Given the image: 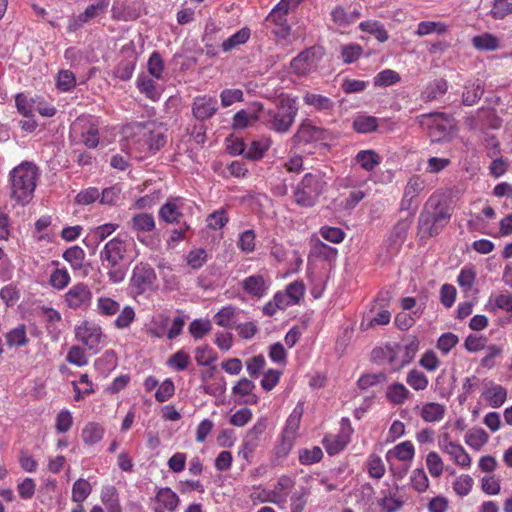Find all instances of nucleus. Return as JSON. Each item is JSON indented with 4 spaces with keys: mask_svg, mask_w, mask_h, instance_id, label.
I'll return each mask as SVG.
<instances>
[{
    "mask_svg": "<svg viewBox=\"0 0 512 512\" xmlns=\"http://www.w3.org/2000/svg\"><path fill=\"white\" fill-rule=\"evenodd\" d=\"M451 209L445 200L444 193L434 192L425 202L418 217V232L422 237H434L451 219Z\"/></svg>",
    "mask_w": 512,
    "mask_h": 512,
    "instance_id": "1",
    "label": "nucleus"
},
{
    "mask_svg": "<svg viewBox=\"0 0 512 512\" xmlns=\"http://www.w3.org/2000/svg\"><path fill=\"white\" fill-rule=\"evenodd\" d=\"M39 178L38 167L24 161L9 173L10 197L17 203L25 205L33 196Z\"/></svg>",
    "mask_w": 512,
    "mask_h": 512,
    "instance_id": "2",
    "label": "nucleus"
},
{
    "mask_svg": "<svg viewBox=\"0 0 512 512\" xmlns=\"http://www.w3.org/2000/svg\"><path fill=\"white\" fill-rule=\"evenodd\" d=\"M427 186L426 179L419 175H412L403 189V195L399 204L401 212H407V216L398 221L395 230L399 235H405L413 223L414 216L420 204V195Z\"/></svg>",
    "mask_w": 512,
    "mask_h": 512,
    "instance_id": "3",
    "label": "nucleus"
},
{
    "mask_svg": "<svg viewBox=\"0 0 512 512\" xmlns=\"http://www.w3.org/2000/svg\"><path fill=\"white\" fill-rule=\"evenodd\" d=\"M166 143V137L160 127L154 123L138 124L131 139L130 154L137 159L154 155Z\"/></svg>",
    "mask_w": 512,
    "mask_h": 512,
    "instance_id": "4",
    "label": "nucleus"
},
{
    "mask_svg": "<svg viewBox=\"0 0 512 512\" xmlns=\"http://www.w3.org/2000/svg\"><path fill=\"white\" fill-rule=\"evenodd\" d=\"M419 350V340L413 336L404 343L387 344L384 347L374 348L371 358L375 362H387L394 370L408 365Z\"/></svg>",
    "mask_w": 512,
    "mask_h": 512,
    "instance_id": "5",
    "label": "nucleus"
},
{
    "mask_svg": "<svg viewBox=\"0 0 512 512\" xmlns=\"http://www.w3.org/2000/svg\"><path fill=\"white\" fill-rule=\"evenodd\" d=\"M327 187L328 182L324 172L315 170L306 173L293 190L294 202L300 207H313L326 192Z\"/></svg>",
    "mask_w": 512,
    "mask_h": 512,
    "instance_id": "6",
    "label": "nucleus"
},
{
    "mask_svg": "<svg viewBox=\"0 0 512 512\" xmlns=\"http://www.w3.org/2000/svg\"><path fill=\"white\" fill-rule=\"evenodd\" d=\"M298 114L296 100L289 96L279 98L277 110H269L266 114L265 125L268 129L285 134L292 127Z\"/></svg>",
    "mask_w": 512,
    "mask_h": 512,
    "instance_id": "7",
    "label": "nucleus"
},
{
    "mask_svg": "<svg viewBox=\"0 0 512 512\" xmlns=\"http://www.w3.org/2000/svg\"><path fill=\"white\" fill-rule=\"evenodd\" d=\"M290 8L291 6L285 0H280L265 18L266 28L279 39H287L291 33L287 20Z\"/></svg>",
    "mask_w": 512,
    "mask_h": 512,
    "instance_id": "8",
    "label": "nucleus"
},
{
    "mask_svg": "<svg viewBox=\"0 0 512 512\" xmlns=\"http://www.w3.org/2000/svg\"><path fill=\"white\" fill-rule=\"evenodd\" d=\"M416 121L421 127L429 128L434 140L439 141L450 133L454 119L446 113L431 112L417 116Z\"/></svg>",
    "mask_w": 512,
    "mask_h": 512,
    "instance_id": "9",
    "label": "nucleus"
},
{
    "mask_svg": "<svg viewBox=\"0 0 512 512\" xmlns=\"http://www.w3.org/2000/svg\"><path fill=\"white\" fill-rule=\"evenodd\" d=\"M157 280L154 269L147 263H138L132 270L129 289L133 295H142L153 290Z\"/></svg>",
    "mask_w": 512,
    "mask_h": 512,
    "instance_id": "10",
    "label": "nucleus"
},
{
    "mask_svg": "<svg viewBox=\"0 0 512 512\" xmlns=\"http://www.w3.org/2000/svg\"><path fill=\"white\" fill-rule=\"evenodd\" d=\"M71 135L79 138L87 148H96L99 144V130L94 118L91 116L78 117L71 125Z\"/></svg>",
    "mask_w": 512,
    "mask_h": 512,
    "instance_id": "11",
    "label": "nucleus"
},
{
    "mask_svg": "<svg viewBox=\"0 0 512 512\" xmlns=\"http://www.w3.org/2000/svg\"><path fill=\"white\" fill-rule=\"evenodd\" d=\"M109 4L110 0H95L89 4L82 13L69 19L67 31L69 33L76 32L85 24L98 17L104 16L108 10Z\"/></svg>",
    "mask_w": 512,
    "mask_h": 512,
    "instance_id": "12",
    "label": "nucleus"
},
{
    "mask_svg": "<svg viewBox=\"0 0 512 512\" xmlns=\"http://www.w3.org/2000/svg\"><path fill=\"white\" fill-rule=\"evenodd\" d=\"M272 284L271 277L267 271L249 275L241 282L243 291L252 298L261 299L265 297Z\"/></svg>",
    "mask_w": 512,
    "mask_h": 512,
    "instance_id": "13",
    "label": "nucleus"
},
{
    "mask_svg": "<svg viewBox=\"0 0 512 512\" xmlns=\"http://www.w3.org/2000/svg\"><path fill=\"white\" fill-rule=\"evenodd\" d=\"M76 339L93 353H97L102 345L103 333L99 325L84 322L75 329Z\"/></svg>",
    "mask_w": 512,
    "mask_h": 512,
    "instance_id": "14",
    "label": "nucleus"
},
{
    "mask_svg": "<svg viewBox=\"0 0 512 512\" xmlns=\"http://www.w3.org/2000/svg\"><path fill=\"white\" fill-rule=\"evenodd\" d=\"M121 61L113 70V76L121 81H128L132 78L136 68L138 54L132 43L124 45L121 49Z\"/></svg>",
    "mask_w": 512,
    "mask_h": 512,
    "instance_id": "15",
    "label": "nucleus"
},
{
    "mask_svg": "<svg viewBox=\"0 0 512 512\" xmlns=\"http://www.w3.org/2000/svg\"><path fill=\"white\" fill-rule=\"evenodd\" d=\"M92 300V292L84 283L72 286L65 294V302L71 309H85Z\"/></svg>",
    "mask_w": 512,
    "mask_h": 512,
    "instance_id": "16",
    "label": "nucleus"
},
{
    "mask_svg": "<svg viewBox=\"0 0 512 512\" xmlns=\"http://www.w3.org/2000/svg\"><path fill=\"white\" fill-rule=\"evenodd\" d=\"M151 502L155 503L152 507L153 512H174L180 503L179 496L169 487L158 488Z\"/></svg>",
    "mask_w": 512,
    "mask_h": 512,
    "instance_id": "17",
    "label": "nucleus"
},
{
    "mask_svg": "<svg viewBox=\"0 0 512 512\" xmlns=\"http://www.w3.org/2000/svg\"><path fill=\"white\" fill-rule=\"evenodd\" d=\"M317 60L315 51L310 48L300 52L290 62V67L293 73L298 76H306L316 69Z\"/></svg>",
    "mask_w": 512,
    "mask_h": 512,
    "instance_id": "18",
    "label": "nucleus"
},
{
    "mask_svg": "<svg viewBox=\"0 0 512 512\" xmlns=\"http://www.w3.org/2000/svg\"><path fill=\"white\" fill-rule=\"evenodd\" d=\"M330 16L335 27L342 30L354 24L361 17V11L357 7L346 9L341 5H336L331 10Z\"/></svg>",
    "mask_w": 512,
    "mask_h": 512,
    "instance_id": "19",
    "label": "nucleus"
},
{
    "mask_svg": "<svg viewBox=\"0 0 512 512\" xmlns=\"http://www.w3.org/2000/svg\"><path fill=\"white\" fill-rule=\"evenodd\" d=\"M218 110L217 99L208 95L197 96L193 100L192 113L199 120L204 121L211 118Z\"/></svg>",
    "mask_w": 512,
    "mask_h": 512,
    "instance_id": "20",
    "label": "nucleus"
},
{
    "mask_svg": "<svg viewBox=\"0 0 512 512\" xmlns=\"http://www.w3.org/2000/svg\"><path fill=\"white\" fill-rule=\"evenodd\" d=\"M184 199L181 197L169 198L159 210V218L166 223H180Z\"/></svg>",
    "mask_w": 512,
    "mask_h": 512,
    "instance_id": "21",
    "label": "nucleus"
},
{
    "mask_svg": "<svg viewBox=\"0 0 512 512\" xmlns=\"http://www.w3.org/2000/svg\"><path fill=\"white\" fill-rule=\"evenodd\" d=\"M126 254V241L119 236L112 238L100 252L102 263L105 261H124Z\"/></svg>",
    "mask_w": 512,
    "mask_h": 512,
    "instance_id": "22",
    "label": "nucleus"
},
{
    "mask_svg": "<svg viewBox=\"0 0 512 512\" xmlns=\"http://www.w3.org/2000/svg\"><path fill=\"white\" fill-rule=\"evenodd\" d=\"M327 130L314 126L310 122L304 121L298 127L294 135V140L297 143L324 140L327 138Z\"/></svg>",
    "mask_w": 512,
    "mask_h": 512,
    "instance_id": "23",
    "label": "nucleus"
},
{
    "mask_svg": "<svg viewBox=\"0 0 512 512\" xmlns=\"http://www.w3.org/2000/svg\"><path fill=\"white\" fill-rule=\"evenodd\" d=\"M294 486V481L286 475L281 476L274 486V489L269 490L268 498L271 503L281 505L287 502L289 491Z\"/></svg>",
    "mask_w": 512,
    "mask_h": 512,
    "instance_id": "24",
    "label": "nucleus"
},
{
    "mask_svg": "<svg viewBox=\"0 0 512 512\" xmlns=\"http://www.w3.org/2000/svg\"><path fill=\"white\" fill-rule=\"evenodd\" d=\"M118 227V224L115 223H105L103 225L91 228L88 236L84 239V244L87 247L96 249L97 246L107 237L112 235Z\"/></svg>",
    "mask_w": 512,
    "mask_h": 512,
    "instance_id": "25",
    "label": "nucleus"
},
{
    "mask_svg": "<svg viewBox=\"0 0 512 512\" xmlns=\"http://www.w3.org/2000/svg\"><path fill=\"white\" fill-rule=\"evenodd\" d=\"M350 433L351 428L349 427L348 430H342L337 435H326L323 438V445L326 449L327 453L330 456L338 454L340 451H342L347 444L350 442Z\"/></svg>",
    "mask_w": 512,
    "mask_h": 512,
    "instance_id": "26",
    "label": "nucleus"
},
{
    "mask_svg": "<svg viewBox=\"0 0 512 512\" xmlns=\"http://www.w3.org/2000/svg\"><path fill=\"white\" fill-rule=\"evenodd\" d=\"M419 409L420 417L427 423L440 422L446 413V407L437 402L424 403Z\"/></svg>",
    "mask_w": 512,
    "mask_h": 512,
    "instance_id": "27",
    "label": "nucleus"
},
{
    "mask_svg": "<svg viewBox=\"0 0 512 512\" xmlns=\"http://www.w3.org/2000/svg\"><path fill=\"white\" fill-rule=\"evenodd\" d=\"M484 84L479 79L465 84L462 93V104L465 106L475 105L484 94Z\"/></svg>",
    "mask_w": 512,
    "mask_h": 512,
    "instance_id": "28",
    "label": "nucleus"
},
{
    "mask_svg": "<svg viewBox=\"0 0 512 512\" xmlns=\"http://www.w3.org/2000/svg\"><path fill=\"white\" fill-rule=\"evenodd\" d=\"M448 83L445 79L440 78L430 82L421 92V99L428 103L439 99L446 94Z\"/></svg>",
    "mask_w": 512,
    "mask_h": 512,
    "instance_id": "29",
    "label": "nucleus"
},
{
    "mask_svg": "<svg viewBox=\"0 0 512 512\" xmlns=\"http://www.w3.org/2000/svg\"><path fill=\"white\" fill-rule=\"evenodd\" d=\"M262 110V106H259L257 110L248 111L241 109L236 112L232 118V128L234 130L245 129L252 126L258 119V112Z\"/></svg>",
    "mask_w": 512,
    "mask_h": 512,
    "instance_id": "30",
    "label": "nucleus"
},
{
    "mask_svg": "<svg viewBox=\"0 0 512 512\" xmlns=\"http://www.w3.org/2000/svg\"><path fill=\"white\" fill-rule=\"evenodd\" d=\"M483 395L491 407L499 408L506 401L507 391L503 386L491 382Z\"/></svg>",
    "mask_w": 512,
    "mask_h": 512,
    "instance_id": "31",
    "label": "nucleus"
},
{
    "mask_svg": "<svg viewBox=\"0 0 512 512\" xmlns=\"http://www.w3.org/2000/svg\"><path fill=\"white\" fill-rule=\"evenodd\" d=\"M105 434V428L97 422H88L81 432V438L86 445H95L100 442Z\"/></svg>",
    "mask_w": 512,
    "mask_h": 512,
    "instance_id": "32",
    "label": "nucleus"
},
{
    "mask_svg": "<svg viewBox=\"0 0 512 512\" xmlns=\"http://www.w3.org/2000/svg\"><path fill=\"white\" fill-rule=\"evenodd\" d=\"M102 265L107 270V276L111 283L118 284L125 279L128 265L124 261H105Z\"/></svg>",
    "mask_w": 512,
    "mask_h": 512,
    "instance_id": "33",
    "label": "nucleus"
},
{
    "mask_svg": "<svg viewBox=\"0 0 512 512\" xmlns=\"http://www.w3.org/2000/svg\"><path fill=\"white\" fill-rule=\"evenodd\" d=\"M255 384L248 378H241L237 384L232 388L234 395L241 397L242 402L245 404H254L257 397L252 394Z\"/></svg>",
    "mask_w": 512,
    "mask_h": 512,
    "instance_id": "34",
    "label": "nucleus"
},
{
    "mask_svg": "<svg viewBox=\"0 0 512 512\" xmlns=\"http://www.w3.org/2000/svg\"><path fill=\"white\" fill-rule=\"evenodd\" d=\"M251 36V30L248 27H243L236 33L225 39L221 44L223 52L227 53L236 47L245 44Z\"/></svg>",
    "mask_w": 512,
    "mask_h": 512,
    "instance_id": "35",
    "label": "nucleus"
},
{
    "mask_svg": "<svg viewBox=\"0 0 512 512\" xmlns=\"http://www.w3.org/2000/svg\"><path fill=\"white\" fill-rule=\"evenodd\" d=\"M352 127L357 133H372L378 128V119L371 115L359 114L353 120Z\"/></svg>",
    "mask_w": 512,
    "mask_h": 512,
    "instance_id": "36",
    "label": "nucleus"
},
{
    "mask_svg": "<svg viewBox=\"0 0 512 512\" xmlns=\"http://www.w3.org/2000/svg\"><path fill=\"white\" fill-rule=\"evenodd\" d=\"M355 161L365 171H372L381 162V157L374 150H361L355 156Z\"/></svg>",
    "mask_w": 512,
    "mask_h": 512,
    "instance_id": "37",
    "label": "nucleus"
},
{
    "mask_svg": "<svg viewBox=\"0 0 512 512\" xmlns=\"http://www.w3.org/2000/svg\"><path fill=\"white\" fill-rule=\"evenodd\" d=\"M136 85L140 93L144 94L152 101H158L161 92L156 86V82L147 76L141 75L137 78Z\"/></svg>",
    "mask_w": 512,
    "mask_h": 512,
    "instance_id": "38",
    "label": "nucleus"
},
{
    "mask_svg": "<svg viewBox=\"0 0 512 512\" xmlns=\"http://www.w3.org/2000/svg\"><path fill=\"white\" fill-rule=\"evenodd\" d=\"M359 29L363 32L373 35L379 42H386L389 38L384 25L376 20H367L359 24Z\"/></svg>",
    "mask_w": 512,
    "mask_h": 512,
    "instance_id": "39",
    "label": "nucleus"
},
{
    "mask_svg": "<svg viewBox=\"0 0 512 512\" xmlns=\"http://www.w3.org/2000/svg\"><path fill=\"white\" fill-rule=\"evenodd\" d=\"M71 384L75 401H81L95 392L93 384L87 374H82L78 381H72Z\"/></svg>",
    "mask_w": 512,
    "mask_h": 512,
    "instance_id": "40",
    "label": "nucleus"
},
{
    "mask_svg": "<svg viewBox=\"0 0 512 512\" xmlns=\"http://www.w3.org/2000/svg\"><path fill=\"white\" fill-rule=\"evenodd\" d=\"M303 101L306 105L313 107L316 110H331L334 106L333 101L321 94L306 92L303 96Z\"/></svg>",
    "mask_w": 512,
    "mask_h": 512,
    "instance_id": "41",
    "label": "nucleus"
},
{
    "mask_svg": "<svg viewBox=\"0 0 512 512\" xmlns=\"http://www.w3.org/2000/svg\"><path fill=\"white\" fill-rule=\"evenodd\" d=\"M155 226L154 217L150 213H139L131 219V227L137 232H151Z\"/></svg>",
    "mask_w": 512,
    "mask_h": 512,
    "instance_id": "42",
    "label": "nucleus"
},
{
    "mask_svg": "<svg viewBox=\"0 0 512 512\" xmlns=\"http://www.w3.org/2000/svg\"><path fill=\"white\" fill-rule=\"evenodd\" d=\"M270 139H261L251 142L247 147L245 158L253 161H257L263 158L265 152L270 148Z\"/></svg>",
    "mask_w": 512,
    "mask_h": 512,
    "instance_id": "43",
    "label": "nucleus"
},
{
    "mask_svg": "<svg viewBox=\"0 0 512 512\" xmlns=\"http://www.w3.org/2000/svg\"><path fill=\"white\" fill-rule=\"evenodd\" d=\"M472 44L477 50L481 51H495L499 48V40L489 33L474 36Z\"/></svg>",
    "mask_w": 512,
    "mask_h": 512,
    "instance_id": "44",
    "label": "nucleus"
},
{
    "mask_svg": "<svg viewBox=\"0 0 512 512\" xmlns=\"http://www.w3.org/2000/svg\"><path fill=\"white\" fill-rule=\"evenodd\" d=\"M91 492L92 487L90 483L84 478H79L72 486L71 499L75 503H82L88 498Z\"/></svg>",
    "mask_w": 512,
    "mask_h": 512,
    "instance_id": "45",
    "label": "nucleus"
},
{
    "mask_svg": "<svg viewBox=\"0 0 512 512\" xmlns=\"http://www.w3.org/2000/svg\"><path fill=\"white\" fill-rule=\"evenodd\" d=\"M449 446L450 448L445 453H447L451 457L454 463L461 467H470L471 457L463 448V446L457 443H454L453 445Z\"/></svg>",
    "mask_w": 512,
    "mask_h": 512,
    "instance_id": "46",
    "label": "nucleus"
},
{
    "mask_svg": "<svg viewBox=\"0 0 512 512\" xmlns=\"http://www.w3.org/2000/svg\"><path fill=\"white\" fill-rule=\"evenodd\" d=\"M448 27L443 22L436 21H422L418 24L415 34L418 36H426L436 33L438 35L444 34Z\"/></svg>",
    "mask_w": 512,
    "mask_h": 512,
    "instance_id": "47",
    "label": "nucleus"
},
{
    "mask_svg": "<svg viewBox=\"0 0 512 512\" xmlns=\"http://www.w3.org/2000/svg\"><path fill=\"white\" fill-rule=\"evenodd\" d=\"M303 413H304V404L299 402L295 406V408L293 409V411L291 412V414L289 415V417L286 421L285 430H284L286 434H291L292 436H294L296 434L297 430L299 429Z\"/></svg>",
    "mask_w": 512,
    "mask_h": 512,
    "instance_id": "48",
    "label": "nucleus"
},
{
    "mask_svg": "<svg viewBox=\"0 0 512 512\" xmlns=\"http://www.w3.org/2000/svg\"><path fill=\"white\" fill-rule=\"evenodd\" d=\"M394 455L401 461H411L415 455V449L411 441H404L397 444L393 450L387 453V457Z\"/></svg>",
    "mask_w": 512,
    "mask_h": 512,
    "instance_id": "49",
    "label": "nucleus"
},
{
    "mask_svg": "<svg viewBox=\"0 0 512 512\" xmlns=\"http://www.w3.org/2000/svg\"><path fill=\"white\" fill-rule=\"evenodd\" d=\"M6 342L10 347L24 346L28 342L26 329L24 325H19L16 328L10 330L6 334Z\"/></svg>",
    "mask_w": 512,
    "mask_h": 512,
    "instance_id": "50",
    "label": "nucleus"
},
{
    "mask_svg": "<svg viewBox=\"0 0 512 512\" xmlns=\"http://www.w3.org/2000/svg\"><path fill=\"white\" fill-rule=\"evenodd\" d=\"M217 359V353L208 345L195 349V360L200 366H210Z\"/></svg>",
    "mask_w": 512,
    "mask_h": 512,
    "instance_id": "51",
    "label": "nucleus"
},
{
    "mask_svg": "<svg viewBox=\"0 0 512 512\" xmlns=\"http://www.w3.org/2000/svg\"><path fill=\"white\" fill-rule=\"evenodd\" d=\"M409 393V390L403 384L395 383L388 387L386 395L393 404L399 405L404 403Z\"/></svg>",
    "mask_w": 512,
    "mask_h": 512,
    "instance_id": "52",
    "label": "nucleus"
},
{
    "mask_svg": "<svg viewBox=\"0 0 512 512\" xmlns=\"http://www.w3.org/2000/svg\"><path fill=\"white\" fill-rule=\"evenodd\" d=\"M236 314V308L233 306H226L220 309L215 315H214V321L217 325L224 327V328H230L232 327L234 323V318Z\"/></svg>",
    "mask_w": 512,
    "mask_h": 512,
    "instance_id": "53",
    "label": "nucleus"
},
{
    "mask_svg": "<svg viewBox=\"0 0 512 512\" xmlns=\"http://www.w3.org/2000/svg\"><path fill=\"white\" fill-rule=\"evenodd\" d=\"M120 310L117 301L109 297H99L97 299V311L102 316H113Z\"/></svg>",
    "mask_w": 512,
    "mask_h": 512,
    "instance_id": "54",
    "label": "nucleus"
},
{
    "mask_svg": "<svg viewBox=\"0 0 512 512\" xmlns=\"http://www.w3.org/2000/svg\"><path fill=\"white\" fill-rule=\"evenodd\" d=\"M387 380V376L383 372L379 373H370L362 375L358 381V387L362 390H366L370 387L376 386L378 384H383Z\"/></svg>",
    "mask_w": 512,
    "mask_h": 512,
    "instance_id": "55",
    "label": "nucleus"
},
{
    "mask_svg": "<svg viewBox=\"0 0 512 512\" xmlns=\"http://www.w3.org/2000/svg\"><path fill=\"white\" fill-rule=\"evenodd\" d=\"M211 329V322L207 319H195L189 325V333L196 340L202 339Z\"/></svg>",
    "mask_w": 512,
    "mask_h": 512,
    "instance_id": "56",
    "label": "nucleus"
},
{
    "mask_svg": "<svg viewBox=\"0 0 512 512\" xmlns=\"http://www.w3.org/2000/svg\"><path fill=\"white\" fill-rule=\"evenodd\" d=\"M488 434L482 428L469 431L465 436L467 445L474 449H480L488 441Z\"/></svg>",
    "mask_w": 512,
    "mask_h": 512,
    "instance_id": "57",
    "label": "nucleus"
},
{
    "mask_svg": "<svg viewBox=\"0 0 512 512\" xmlns=\"http://www.w3.org/2000/svg\"><path fill=\"white\" fill-rule=\"evenodd\" d=\"M220 101L223 107H229L234 103L244 101V93L241 89L227 88L221 91Z\"/></svg>",
    "mask_w": 512,
    "mask_h": 512,
    "instance_id": "58",
    "label": "nucleus"
},
{
    "mask_svg": "<svg viewBox=\"0 0 512 512\" xmlns=\"http://www.w3.org/2000/svg\"><path fill=\"white\" fill-rule=\"evenodd\" d=\"M400 75L391 69H385L374 77V85L378 87H387L400 81Z\"/></svg>",
    "mask_w": 512,
    "mask_h": 512,
    "instance_id": "59",
    "label": "nucleus"
},
{
    "mask_svg": "<svg viewBox=\"0 0 512 512\" xmlns=\"http://www.w3.org/2000/svg\"><path fill=\"white\" fill-rule=\"evenodd\" d=\"M63 258L75 269L80 268L85 258L84 250L79 246H72L63 253Z\"/></svg>",
    "mask_w": 512,
    "mask_h": 512,
    "instance_id": "60",
    "label": "nucleus"
},
{
    "mask_svg": "<svg viewBox=\"0 0 512 512\" xmlns=\"http://www.w3.org/2000/svg\"><path fill=\"white\" fill-rule=\"evenodd\" d=\"M57 88L62 92L71 91L76 86V77L70 70H61L57 75Z\"/></svg>",
    "mask_w": 512,
    "mask_h": 512,
    "instance_id": "61",
    "label": "nucleus"
},
{
    "mask_svg": "<svg viewBox=\"0 0 512 512\" xmlns=\"http://www.w3.org/2000/svg\"><path fill=\"white\" fill-rule=\"evenodd\" d=\"M410 481L412 487L418 492L423 493L429 487V479L423 468H417L413 470Z\"/></svg>",
    "mask_w": 512,
    "mask_h": 512,
    "instance_id": "62",
    "label": "nucleus"
},
{
    "mask_svg": "<svg viewBox=\"0 0 512 512\" xmlns=\"http://www.w3.org/2000/svg\"><path fill=\"white\" fill-rule=\"evenodd\" d=\"M406 381L408 385L417 391L426 389L429 383L427 376L416 369L409 371Z\"/></svg>",
    "mask_w": 512,
    "mask_h": 512,
    "instance_id": "63",
    "label": "nucleus"
},
{
    "mask_svg": "<svg viewBox=\"0 0 512 512\" xmlns=\"http://www.w3.org/2000/svg\"><path fill=\"white\" fill-rule=\"evenodd\" d=\"M459 342V338L452 332L443 333L437 341L436 347L443 355H447Z\"/></svg>",
    "mask_w": 512,
    "mask_h": 512,
    "instance_id": "64",
    "label": "nucleus"
}]
</instances>
